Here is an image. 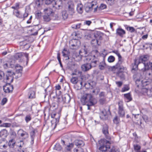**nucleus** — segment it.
Returning a JSON list of instances; mask_svg holds the SVG:
<instances>
[{"label":"nucleus","instance_id":"f257e3e1","mask_svg":"<svg viewBox=\"0 0 152 152\" xmlns=\"http://www.w3.org/2000/svg\"><path fill=\"white\" fill-rule=\"evenodd\" d=\"M81 101L83 105H86L88 106V109L90 110V106L94 105L96 103L95 99L93 98L90 94L85 93L82 96Z\"/></svg>","mask_w":152,"mask_h":152},{"label":"nucleus","instance_id":"f03ea898","mask_svg":"<svg viewBox=\"0 0 152 152\" xmlns=\"http://www.w3.org/2000/svg\"><path fill=\"white\" fill-rule=\"evenodd\" d=\"M113 70L116 72L115 73H116L117 76L119 77L121 79H125V75L124 74V71L126 69V68L124 67L121 64H116L112 67Z\"/></svg>","mask_w":152,"mask_h":152},{"label":"nucleus","instance_id":"7ed1b4c3","mask_svg":"<svg viewBox=\"0 0 152 152\" xmlns=\"http://www.w3.org/2000/svg\"><path fill=\"white\" fill-rule=\"evenodd\" d=\"M99 149L102 152H105L110 148V143L105 139L101 140L99 141Z\"/></svg>","mask_w":152,"mask_h":152},{"label":"nucleus","instance_id":"20e7f679","mask_svg":"<svg viewBox=\"0 0 152 152\" xmlns=\"http://www.w3.org/2000/svg\"><path fill=\"white\" fill-rule=\"evenodd\" d=\"M141 76V75L138 73L134 74L133 76L134 78V79L136 78V79H135V83L137 87H139L141 85L142 87H145L150 84V82L145 80L140 81V80L138 78H139Z\"/></svg>","mask_w":152,"mask_h":152},{"label":"nucleus","instance_id":"39448f33","mask_svg":"<svg viewBox=\"0 0 152 152\" xmlns=\"http://www.w3.org/2000/svg\"><path fill=\"white\" fill-rule=\"evenodd\" d=\"M80 45V42L75 38V39L71 40L69 42V45L70 48L72 50H77L78 49Z\"/></svg>","mask_w":152,"mask_h":152},{"label":"nucleus","instance_id":"423d86ee","mask_svg":"<svg viewBox=\"0 0 152 152\" xmlns=\"http://www.w3.org/2000/svg\"><path fill=\"white\" fill-rule=\"evenodd\" d=\"M67 15H72L74 13V6L73 2L72 1H69L67 3Z\"/></svg>","mask_w":152,"mask_h":152},{"label":"nucleus","instance_id":"0eeeda50","mask_svg":"<svg viewBox=\"0 0 152 152\" xmlns=\"http://www.w3.org/2000/svg\"><path fill=\"white\" fill-rule=\"evenodd\" d=\"M7 72L6 81L8 84H10L13 82L14 76L15 74L14 72L11 71H7Z\"/></svg>","mask_w":152,"mask_h":152},{"label":"nucleus","instance_id":"6e6552de","mask_svg":"<svg viewBox=\"0 0 152 152\" xmlns=\"http://www.w3.org/2000/svg\"><path fill=\"white\" fill-rule=\"evenodd\" d=\"M118 113L120 117H124L125 115V112L123 107L122 101H120L118 102Z\"/></svg>","mask_w":152,"mask_h":152},{"label":"nucleus","instance_id":"1a4fd4ad","mask_svg":"<svg viewBox=\"0 0 152 152\" xmlns=\"http://www.w3.org/2000/svg\"><path fill=\"white\" fill-rule=\"evenodd\" d=\"M102 132L107 139L108 140L111 139L108 132V126L107 124H104L103 125Z\"/></svg>","mask_w":152,"mask_h":152},{"label":"nucleus","instance_id":"9d476101","mask_svg":"<svg viewBox=\"0 0 152 152\" xmlns=\"http://www.w3.org/2000/svg\"><path fill=\"white\" fill-rule=\"evenodd\" d=\"M149 70L152 72V62L149 61L147 63H144V68L141 69L143 72Z\"/></svg>","mask_w":152,"mask_h":152},{"label":"nucleus","instance_id":"9b49d317","mask_svg":"<svg viewBox=\"0 0 152 152\" xmlns=\"http://www.w3.org/2000/svg\"><path fill=\"white\" fill-rule=\"evenodd\" d=\"M53 2L54 3V4H53V8H54L58 10L61 7L62 2L61 0H58L56 1H55L54 0V1L50 4Z\"/></svg>","mask_w":152,"mask_h":152},{"label":"nucleus","instance_id":"f8f14e48","mask_svg":"<svg viewBox=\"0 0 152 152\" xmlns=\"http://www.w3.org/2000/svg\"><path fill=\"white\" fill-rule=\"evenodd\" d=\"M92 58H87V59H89L90 60L92 59L91 61V63L90 64H91V67H96V65L99 63L98 59L96 58L95 56H94L93 57H92Z\"/></svg>","mask_w":152,"mask_h":152},{"label":"nucleus","instance_id":"ddd939ff","mask_svg":"<svg viewBox=\"0 0 152 152\" xmlns=\"http://www.w3.org/2000/svg\"><path fill=\"white\" fill-rule=\"evenodd\" d=\"M140 63L139 62L137 59H135L134 60L133 63L132 64V72H133L138 69V65Z\"/></svg>","mask_w":152,"mask_h":152},{"label":"nucleus","instance_id":"4468645a","mask_svg":"<svg viewBox=\"0 0 152 152\" xmlns=\"http://www.w3.org/2000/svg\"><path fill=\"white\" fill-rule=\"evenodd\" d=\"M126 34L125 31L121 27H119L116 30V34L121 37H123Z\"/></svg>","mask_w":152,"mask_h":152},{"label":"nucleus","instance_id":"2eb2a0df","mask_svg":"<svg viewBox=\"0 0 152 152\" xmlns=\"http://www.w3.org/2000/svg\"><path fill=\"white\" fill-rule=\"evenodd\" d=\"M149 58V56L148 55L142 56L140 57L138 61L140 63H142L144 65V63H145V61H147Z\"/></svg>","mask_w":152,"mask_h":152},{"label":"nucleus","instance_id":"dca6fc26","mask_svg":"<svg viewBox=\"0 0 152 152\" xmlns=\"http://www.w3.org/2000/svg\"><path fill=\"white\" fill-rule=\"evenodd\" d=\"M81 68L83 71L86 72L91 68V65L90 63H86L82 65Z\"/></svg>","mask_w":152,"mask_h":152},{"label":"nucleus","instance_id":"f3484780","mask_svg":"<svg viewBox=\"0 0 152 152\" xmlns=\"http://www.w3.org/2000/svg\"><path fill=\"white\" fill-rule=\"evenodd\" d=\"M13 88V86L10 85V84H9L8 85L4 86L3 87V89L5 92L6 93H9L12 91Z\"/></svg>","mask_w":152,"mask_h":152},{"label":"nucleus","instance_id":"a211bd4d","mask_svg":"<svg viewBox=\"0 0 152 152\" xmlns=\"http://www.w3.org/2000/svg\"><path fill=\"white\" fill-rule=\"evenodd\" d=\"M79 54L80 55H79L78 54L77 55V56L76 55V57H80V59H81V56H87V52L85 49H82L80 51H79Z\"/></svg>","mask_w":152,"mask_h":152},{"label":"nucleus","instance_id":"6ab92c4d","mask_svg":"<svg viewBox=\"0 0 152 152\" xmlns=\"http://www.w3.org/2000/svg\"><path fill=\"white\" fill-rule=\"evenodd\" d=\"M91 44L93 47L96 48L100 45V42H99V40L94 38L91 40Z\"/></svg>","mask_w":152,"mask_h":152},{"label":"nucleus","instance_id":"aec40b11","mask_svg":"<svg viewBox=\"0 0 152 152\" xmlns=\"http://www.w3.org/2000/svg\"><path fill=\"white\" fill-rule=\"evenodd\" d=\"M107 117L108 116L106 111L105 110H104L100 113V117L102 120H106L107 118Z\"/></svg>","mask_w":152,"mask_h":152},{"label":"nucleus","instance_id":"412c9836","mask_svg":"<svg viewBox=\"0 0 152 152\" xmlns=\"http://www.w3.org/2000/svg\"><path fill=\"white\" fill-rule=\"evenodd\" d=\"M74 143L78 148L83 146L85 145L83 141L81 140H76L74 141Z\"/></svg>","mask_w":152,"mask_h":152},{"label":"nucleus","instance_id":"4be33fe9","mask_svg":"<svg viewBox=\"0 0 152 152\" xmlns=\"http://www.w3.org/2000/svg\"><path fill=\"white\" fill-rule=\"evenodd\" d=\"M112 52L113 53H115L118 57V62L116 64H121L122 63V57L118 51L117 50H113Z\"/></svg>","mask_w":152,"mask_h":152},{"label":"nucleus","instance_id":"5701e85b","mask_svg":"<svg viewBox=\"0 0 152 152\" xmlns=\"http://www.w3.org/2000/svg\"><path fill=\"white\" fill-rule=\"evenodd\" d=\"M124 96L125 101L127 102H129L132 99V98L130 93L125 94H124Z\"/></svg>","mask_w":152,"mask_h":152},{"label":"nucleus","instance_id":"b1692460","mask_svg":"<svg viewBox=\"0 0 152 152\" xmlns=\"http://www.w3.org/2000/svg\"><path fill=\"white\" fill-rule=\"evenodd\" d=\"M7 135V131L6 129L2 130L0 132V137L2 138H5Z\"/></svg>","mask_w":152,"mask_h":152},{"label":"nucleus","instance_id":"393cba45","mask_svg":"<svg viewBox=\"0 0 152 152\" xmlns=\"http://www.w3.org/2000/svg\"><path fill=\"white\" fill-rule=\"evenodd\" d=\"M103 34L100 32H97L94 34V37L97 40H101L102 39Z\"/></svg>","mask_w":152,"mask_h":152},{"label":"nucleus","instance_id":"a878e982","mask_svg":"<svg viewBox=\"0 0 152 152\" xmlns=\"http://www.w3.org/2000/svg\"><path fill=\"white\" fill-rule=\"evenodd\" d=\"M19 131L21 132L20 134L21 137H23L24 139L28 137V135L27 132L22 129H20Z\"/></svg>","mask_w":152,"mask_h":152},{"label":"nucleus","instance_id":"bb28decb","mask_svg":"<svg viewBox=\"0 0 152 152\" xmlns=\"http://www.w3.org/2000/svg\"><path fill=\"white\" fill-rule=\"evenodd\" d=\"M106 65L104 59H103V60L99 63V68L100 70H103L104 69Z\"/></svg>","mask_w":152,"mask_h":152},{"label":"nucleus","instance_id":"cd10ccee","mask_svg":"<svg viewBox=\"0 0 152 152\" xmlns=\"http://www.w3.org/2000/svg\"><path fill=\"white\" fill-rule=\"evenodd\" d=\"M15 144V141L14 139H12L9 141L8 145L11 148H13Z\"/></svg>","mask_w":152,"mask_h":152},{"label":"nucleus","instance_id":"c85d7f7f","mask_svg":"<svg viewBox=\"0 0 152 152\" xmlns=\"http://www.w3.org/2000/svg\"><path fill=\"white\" fill-rule=\"evenodd\" d=\"M44 12L45 14L50 15L52 12V10L50 8H46L44 10Z\"/></svg>","mask_w":152,"mask_h":152},{"label":"nucleus","instance_id":"c756f323","mask_svg":"<svg viewBox=\"0 0 152 152\" xmlns=\"http://www.w3.org/2000/svg\"><path fill=\"white\" fill-rule=\"evenodd\" d=\"M13 14L17 18L20 19L23 18L22 15L20 14L19 11L18 10L13 11Z\"/></svg>","mask_w":152,"mask_h":152},{"label":"nucleus","instance_id":"7c9ffc66","mask_svg":"<svg viewBox=\"0 0 152 152\" xmlns=\"http://www.w3.org/2000/svg\"><path fill=\"white\" fill-rule=\"evenodd\" d=\"M77 10L79 13L82 14L83 12V6L81 4L77 6Z\"/></svg>","mask_w":152,"mask_h":152},{"label":"nucleus","instance_id":"2f4dec72","mask_svg":"<svg viewBox=\"0 0 152 152\" xmlns=\"http://www.w3.org/2000/svg\"><path fill=\"white\" fill-rule=\"evenodd\" d=\"M15 68L16 72L18 73H21L22 71L23 67L19 65H17L16 66Z\"/></svg>","mask_w":152,"mask_h":152},{"label":"nucleus","instance_id":"473e14b6","mask_svg":"<svg viewBox=\"0 0 152 152\" xmlns=\"http://www.w3.org/2000/svg\"><path fill=\"white\" fill-rule=\"evenodd\" d=\"M61 146L58 143H56L53 148L54 150L58 151L61 150Z\"/></svg>","mask_w":152,"mask_h":152},{"label":"nucleus","instance_id":"72a5a7b5","mask_svg":"<svg viewBox=\"0 0 152 152\" xmlns=\"http://www.w3.org/2000/svg\"><path fill=\"white\" fill-rule=\"evenodd\" d=\"M35 3L38 6H39L40 5L42 4V1H44L45 3V0H34Z\"/></svg>","mask_w":152,"mask_h":152},{"label":"nucleus","instance_id":"f704fd0d","mask_svg":"<svg viewBox=\"0 0 152 152\" xmlns=\"http://www.w3.org/2000/svg\"><path fill=\"white\" fill-rule=\"evenodd\" d=\"M29 98L32 99L35 96V93L33 91H31L28 94Z\"/></svg>","mask_w":152,"mask_h":152},{"label":"nucleus","instance_id":"c9c22d12","mask_svg":"<svg viewBox=\"0 0 152 152\" xmlns=\"http://www.w3.org/2000/svg\"><path fill=\"white\" fill-rule=\"evenodd\" d=\"M31 115L28 114L26 115L25 119L26 122L27 123L31 120Z\"/></svg>","mask_w":152,"mask_h":152},{"label":"nucleus","instance_id":"e433bc0d","mask_svg":"<svg viewBox=\"0 0 152 152\" xmlns=\"http://www.w3.org/2000/svg\"><path fill=\"white\" fill-rule=\"evenodd\" d=\"M72 36L73 37L75 36V38H76V37L77 38V39H78L79 38H80L81 37V36L80 35L78 34L77 32H74L72 34Z\"/></svg>","mask_w":152,"mask_h":152},{"label":"nucleus","instance_id":"4c0bfd02","mask_svg":"<svg viewBox=\"0 0 152 152\" xmlns=\"http://www.w3.org/2000/svg\"><path fill=\"white\" fill-rule=\"evenodd\" d=\"M120 121V118H119L118 116H115L114 118L113 119V121L114 123L117 124H118L119 123Z\"/></svg>","mask_w":152,"mask_h":152},{"label":"nucleus","instance_id":"58836bf2","mask_svg":"<svg viewBox=\"0 0 152 152\" xmlns=\"http://www.w3.org/2000/svg\"><path fill=\"white\" fill-rule=\"evenodd\" d=\"M84 86L86 88H91L92 89L93 87L90 83H86L84 82Z\"/></svg>","mask_w":152,"mask_h":152},{"label":"nucleus","instance_id":"ea45409f","mask_svg":"<svg viewBox=\"0 0 152 152\" xmlns=\"http://www.w3.org/2000/svg\"><path fill=\"white\" fill-rule=\"evenodd\" d=\"M107 60L109 62H112L115 61V58L113 56H111L108 57Z\"/></svg>","mask_w":152,"mask_h":152},{"label":"nucleus","instance_id":"a19ab883","mask_svg":"<svg viewBox=\"0 0 152 152\" xmlns=\"http://www.w3.org/2000/svg\"><path fill=\"white\" fill-rule=\"evenodd\" d=\"M66 11L65 10L62 12V16L63 19L65 20L66 19Z\"/></svg>","mask_w":152,"mask_h":152},{"label":"nucleus","instance_id":"79ce46f5","mask_svg":"<svg viewBox=\"0 0 152 152\" xmlns=\"http://www.w3.org/2000/svg\"><path fill=\"white\" fill-rule=\"evenodd\" d=\"M92 10V8L91 7L90 5H87L86 6L85 8V11L88 12L91 11Z\"/></svg>","mask_w":152,"mask_h":152},{"label":"nucleus","instance_id":"37998d69","mask_svg":"<svg viewBox=\"0 0 152 152\" xmlns=\"http://www.w3.org/2000/svg\"><path fill=\"white\" fill-rule=\"evenodd\" d=\"M71 82L74 84L77 83L78 81V78L75 77H73L71 79Z\"/></svg>","mask_w":152,"mask_h":152},{"label":"nucleus","instance_id":"c03bdc74","mask_svg":"<svg viewBox=\"0 0 152 152\" xmlns=\"http://www.w3.org/2000/svg\"><path fill=\"white\" fill-rule=\"evenodd\" d=\"M50 15H44L43 17V18L45 20L47 21H49L50 20Z\"/></svg>","mask_w":152,"mask_h":152},{"label":"nucleus","instance_id":"a18cd8bd","mask_svg":"<svg viewBox=\"0 0 152 152\" xmlns=\"http://www.w3.org/2000/svg\"><path fill=\"white\" fill-rule=\"evenodd\" d=\"M126 29L131 32H133L135 31V29L132 27H127L126 28Z\"/></svg>","mask_w":152,"mask_h":152},{"label":"nucleus","instance_id":"49530a36","mask_svg":"<svg viewBox=\"0 0 152 152\" xmlns=\"http://www.w3.org/2000/svg\"><path fill=\"white\" fill-rule=\"evenodd\" d=\"M19 6L20 5L19 3H16L14 6H12L11 8L15 9V11H17L19 8Z\"/></svg>","mask_w":152,"mask_h":152},{"label":"nucleus","instance_id":"de8ad7c7","mask_svg":"<svg viewBox=\"0 0 152 152\" xmlns=\"http://www.w3.org/2000/svg\"><path fill=\"white\" fill-rule=\"evenodd\" d=\"M129 89V87L128 85H125L122 88L121 91L122 92H125L126 91H128Z\"/></svg>","mask_w":152,"mask_h":152},{"label":"nucleus","instance_id":"09e8293b","mask_svg":"<svg viewBox=\"0 0 152 152\" xmlns=\"http://www.w3.org/2000/svg\"><path fill=\"white\" fill-rule=\"evenodd\" d=\"M74 144L72 143H69V145H67V151H70L73 147Z\"/></svg>","mask_w":152,"mask_h":152},{"label":"nucleus","instance_id":"8fccbe9b","mask_svg":"<svg viewBox=\"0 0 152 152\" xmlns=\"http://www.w3.org/2000/svg\"><path fill=\"white\" fill-rule=\"evenodd\" d=\"M148 90L147 88H143L142 89L141 92L143 94L145 95L146 94Z\"/></svg>","mask_w":152,"mask_h":152},{"label":"nucleus","instance_id":"3c124183","mask_svg":"<svg viewBox=\"0 0 152 152\" xmlns=\"http://www.w3.org/2000/svg\"><path fill=\"white\" fill-rule=\"evenodd\" d=\"M134 147L135 150L138 151L141 148L140 146L139 145L137 144L134 145Z\"/></svg>","mask_w":152,"mask_h":152},{"label":"nucleus","instance_id":"603ef678","mask_svg":"<svg viewBox=\"0 0 152 152\" xmlns=\"http://www.w3.org/2000/svg\"><path fill=\"white\" fill-rule=\"evenodd\" d=\"M10 134L12 139H13L16 136V134L15 132L13 131H12L10 132Z\"/></svg>","mask_w":152,"mask_h":152},{"label":"nucleus","instance_id":"864d4df0","mask_svg":"<svg viewBox=\"0 0 152 152\" xmlns=\"http://www.w3.org/2000/svg\"><path fill=\"white\" fill-rule=\"evenodd\" d=\"M146 94L149 96H152V88L151 89H148Z\"/></svg>","mask_w":152,"mask_h":152},{"label":"nucleus","instance_id":"5fc2aeb1","mask_svg":"<svg viewBox=\"0 0 152 152\" xmlns=\"http://www.w3.org/2000/svg\"><path fill=\"white\" fill-rule=\"evenodd\" d=\"M35 129H33L30 132L31 137H34L35 135Z\"/></svg>","mask_w":152,"mask_h":152},{"label":"nucleus","instance_id":"6e6d98bb","mask_svg":"<svg viewBox=\"0 0 152 152\" xmlns=\"http://www.w3.org/2000/svg\"><path fill=\"white\" fill-rule=\"evenodd\" d=\"M28 14L29 13L26 10L25 12L23 14V20H24L25 18L27 17Z\"/></svg>","mask_w":152,"mask_h":152},{"label":"nucleus","instance_id":"4d7b16f0","mask_svg":"<svg viewBox=\"0 0 152 152\" xmlns=\"http://www.w3.org/2000/svg\"><path fill=\"white\" fill-rule=\"evenodd\" d=\"M92 22L90 20H85L84 23L85 25H86L88 26H89L91 23Z\"/></svg>","mask_w":152,"mask_h":152},{"label":"nucleus","instance_id":"13d9d810","mask_svg":"<svg viewBox=\"0 0 152 152\" xmlns=\"http://www.w3.org/2000/svg\"><path fill=\"white\" fill-rule=\"evenodd\" d=\"M105 101V99L104 98H101L99 100V102L100 104H103Z\"/></svg>","mask_w":152,"mask_h":152},{"label":"nucleus","instance_id":"bf43d9fd","mask_svg":"<svg viewBox=\"0 0 152 152\" xmlns=\"http://www.w3.org/2000/svg\"><path fill=\"white\" fill-rule=\"evenodd\" d=\"M54 0H45V4L47 5L50 4Z\"/></svg>","mask_w":152,"mask_h":152},{"label":"nucleus","instance_id":"052dcab7","mask_svg":"<svg viewBox=\"0 0 152 152\" xmlns=\"http://www.w3.org/2000/svg\"><path fill=\"white\" fill-rule=\"evenodd\" d=\"M7 101V99L6 98H4L1 101V104L2 105H4Z\"/></svg>","mask_w":152,"mask_h":152},{"label":"nucleus","instance_id":"680f3d73","mask_svg":"<svg viewBox=\"0 0 152 152\" xmlns=\"http://www.w3.org/2000/svg\"><path fill=\"white\" fill-rule=\"evenodd\" d=\"M66 48H65L63 49V50L62 51V54H63V56H64L66 57Z\"/></svg>","mask_w":152,"mask_h":152},{"label":"nucleus","instance_id":"e2e57ef3","mask_svg":"<svg viewBox=\"0 0 152 152\" xmlns=\"http://www.w3.org/2000/svg\"><path fill=\"white\" fill-rule=\"evenodd\" d=\"M106 5L105 4H101L99 7V8L101 10H103L105 9L106 8Z\"/></svg>","mask_w":152,"mask_h":152},{"label":"nucleus","instance_id":"0e129e2a","mask_svg":"<svg viewBox=\"0 0 152 152\" xmlns=\"http://www.w3.org/2000/svg\"><path fill=\"white\" fill-rule=\"evenodd\" d=\"M11 126V124L8 123H5L3 124V126L5 127H10Z\"/></svg>","mask_w":152,"mask_h":152},{"label":"nucleus","instance_id":"69168bd1","mask_svg":"<svg viewBox=\"0 0 152 152\" xmlns=\"http://www.w3.org/2000/svg\"><path fill=\"white\" fill-rule=\"evenodd\" d=\"M74 150L75 151H76L77 152L80 151L81 152H84L83 149L81 148H79L78 149H75Z\"/></svg>","mask_w":152,"mask_h":152},{"label":"nucleus","instance_id":"338daca9","mask_svg":"<svg viewBox=\"0 0 152 152\" xmlns=\"http://www.w3.org/2000/svg\"><path fill=\"white\" fill-rule=\"evenodd\" d=\"M135 111H136V110H133L132 111V113L133 115L134 116L135 118L136 117V116L137 115H138L139 114L138 113H137L135 112Z\"/></svg>","mask_w":152,"mask_h":152},{"label":"nucleus","instance_id":"774afa93","mask_svg":"<svg viewBox=\"0 0 152 152\" xmlns=\"http://www.w3.org/2000/svg\"><path fill=\"white\" fill-rule=\"evenodd\" d=\"M6 142L4 139L0 140V145H2L3 144L5 143Z\"/></svg>","mask_w":152,"mask_h":152}]
</instances>
